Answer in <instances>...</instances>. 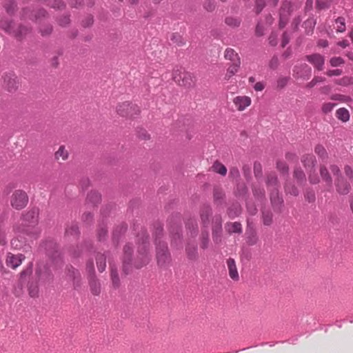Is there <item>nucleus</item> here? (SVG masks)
Instances as JSON below:
<instances>
[{
  "label": "nucleus",
  "instance_id": "f257e3e1",
  "mask_svg": "<svg viewBox=\"0 0 353 353\" xmlns=\"http://www.w3.org/2000/svg\"><path fill=\"white\" fill-rule=\"evenodd\" d=\"M39 210L32 208L23 214L21 233L30 237H36L40 230L36 225L38 223Z\"/></svg>",
  "mask_w": 353,
  "mask_h": 353
},
{
  "label": "nucleus",
  "instance_id": "f03ea898",
  "mask_svg": "<svg viewBox=\"0 0 353 353\" xmlns=\"http://www.w3.org/2000/svg\"><path fill=\"white\" fill-rule=\"evenodd\" d=\"M137 244H138V257L140 259V263L135 262V266L137 268H141L143 265L148 264L150 260L149 255V242L148 235L145 230H141V232L137 235Z\"/></svg>",
  "mask_w": 353,
  "mask_h": 353
},
{
  "label": "nucleus",
  "instance_id": "7ed1b4c3",
  "mask_svg": "<svg viewBox=\"0 0 353 353\" xmlns=\"http://www.w3.org/2000/svg\"><path fill=\"white\" fill-rule=\"evenodd\" d=\"M172 79L179 85L188 88L193 87L195 84L194 75L179 66L174 68Z\"/></svg>",
  "mask_w": 353,
  "mask_h": 353
},
{
  "label": "nucleus",
  "instance_id": "20e7f679",
  "mask_svg": "<svg viewBox=\"0 0 353 353\" xmlns=\"http://www.w3.org/2000/svg\"><path fill=\"white\" fill-rule=\"evenodd\" d=\"M28 201L29 197L27 192L21 189L14 190L10 199V205L17 210L26 208Z\"/></svg>",
  "mask_w": 353,
  "mask_h": 353
},
{
  "label": "nucleus",
  "instance_id": "39448f33",
  "mask_svg": "<svg viewBox=\"0 0 353 353\" xmlns=\"http://www.w3.org/2000/svg\"><path fill=\"white\" fill-rule=\"evenodd\" d=\"M156 245L158 265L161 267L165 266L170 261V254L168 252L167 245L163 241L157 242L156 239Z\"/></svg>",
  "mask_w": 353,
  "mask_h": 353
},
{
  "label": "nucleus",
  "instance_id": "423d86ee",
  "mask_svg": "<svg viewBox=\"0 0 353 353\" xmlns=\"http://www.w3.org/2000/svg\"><path fill=\"white\" fill-rule=\"evenodd\" d=\"M86 270L89 273V283L90 290L94 295H99L101 292V285L94 275V265L92 260H89L86 263Z\"/></svg>",
  "mask_w": 353,
  "mask_h": 353
},
{
  "label": "nucleus",
  "instance_id": "0eeeda50",
  "mask_svg": "<svg viewBox=\"0 0 353 353\" xmlns=\"http://www.w3.org/2000/svg\"><path fill=\"white\" fill-rule=\"evenodd\" d=\"M117 112L123 117H133L139 114V108L136 105L125 101L117 106Z\"/></svg>",
  "mask_w": 353,
  "mask_h": 353
},
{
  "label": "nucleus",
  "instance_id": "6e6552de",
  "mask_svg": "<svg viewBox=\"0 0 353 353\" xmlns=\"http://www.w3.org/2000/svg\"><path fill=\"white\" fill-rule=\"evenodd\" d=\"M306 60L310 63L318 71H321L324 68L325 57L319 53H314L305 56Z\"/></svg>",
  "mask_w": 353,
  "mask_h": 353
},
{
  "label": "nucleus",
  "instance_id": "1a4fd4ad",
  "mask_svg": "<svg viewBox=\"0 0 353 353\" xmlns=\"http://www.w3.org/2000/svg\"><path fill=\"white\" fill-rule=\"evenodd\" d=\"M132 254V249L130 244H126L123 248V271L125 274H128L132 269L131 257Z\"/></svg>",
  "mask_w": 353,
  "mask_h": 353
},
{
  "label": "nucleus",
  "instance_id": "9d476101",
  "mask_svg": "<svg viewBox=\"0 0 353 353\" xmlns=\"http://www.w3.org/2000/svg\"><path fill=\"white\" fill-rule=\"evenodd\" d=\"M25 259V256L22 254H14L12 253H8L6 263L8 267L12 269H16L19 267L22 261Z\"/></svg>",
  "mask_w": 353,
  "mask_h": 353
},
{
  "label": "nucleus",
  "instance_id": "9b49d317",
  "mask_svg": "<svg viewBox=\"0 0 353 353\" xmlns=\"http://www.w3.org/2000/svg\"><path fill=\"white\" fill-rule=\"evenodd\" d=\"M294 76L297 79H308L311 74V68L305 63L296 65L293 70Z\"/></svg>",
  "mask_w": 353,
  "mask_h": 353
},
{
  "label": "nucleus",
  "instance_id": "f8f14e48",
  "mask_svg": "<svg viewBox=\"0 0 353 353\" xmlns=\"http://www.w3.org/2000/svg\"><path fill=\"white\" fill-rule=\"evenodd\" d=\"M233 103L239 111H243L251 105V98L248 96H237L233 99Z\"/></svg>",
  "mask_w": 353,
  "mask_h": 353
},
{
  "label": "nucleus",
  "instance_id": "ddd939ff",
  "mask_svg": "<svg viewBox=\"0 0 353 353\" xmlns=\"http://www.w3.org/2000/svg\"><path fill=\"white\" fill-rule=\"evenodd\" d=\"M67 276L73 282L74 289H77L81 285V276L79 271L75 268L71 267L68 268Z\"/></svg>",
  "mask_w": 353,
  "mask_h": 353
},
{
  "label": "nucleus",
  "instance_id": "4468645a",
  "mask_svg": "<svg viewBox=\"0 0 353 353\" xmlns=\"http://www.w3.org/2000/svg\"><path fill=\"white\" fill-rule=\"evenodd\" d=\"M110 253H101L98 252L95 254V260L97 267L100 272H103L106 268V259L109 256Z\"/></svg>",
  "mask_w": 353,
  "mask_h": 353
},
{
  "label": "nucleus",
  "instance_id": "2eb2a0df",
  "mask_svg": "<svg viewBox=\"0 0 353 353\" xmlns=\"http://www.w3.org/2000/svg\"><path fill=\"white\" fill-rule=\"evenodd\" d=\"M212 214V209L208 205H203L201 209L200 216L201 223L204 227H208L210 223V216Z\"/></svg>",
  "mask_w": 353,
  "mask_h": 353
},
{
  "label": "nucleus",
  "instance_id": "dca6fc26",
  "mask_svg": "<svg viewBox=\"0 0 353 353\" xmlns=\"http://www.w3.org/2000/svg\"><path fill=\"white\" fill-rule=\"evenodd\" d=\"M270 201L274 208H279L283 204V200L280 196L278 188L270 189Z\"/></svg>",
  "mask_w": 353,
  "mask_h": 353
},
{
  "label": "nucleus",
  "instance_id": "f3484780",
  "mask_svg": "<svg viewBox=\"0 0 353 353\" xmlns=\"http://www.w3.org/2000/svg\"><path fill=\"white\" fill-rule=\"evenodd\" d=\"M227 265L230 277L234 281H238L239 279V276L235 261L231 258L228 259L227 260Z\"/></svg>",
  "mask_w": 353,
  "mask_h": 353
},
{
  "label": "nucleus",
  "instance_id": "a211bd4d",
  "mask_svg": "<svg viewBox=\"0 0 353 353\" xmlns=\"http://www.w3.org/2000/svg\"><path fill=\"white\" fill-rule=\"evenodd\" d=\"M301 162L306 170L313 169L316 165L315 157L312 154H304L301 157Z\"/></svg>",
  "mask_w": 353,
  "mask_h": 353
},
{
  "label": "nucleus",
  "instance_id": "6ab92c4d",
  "mask_svg": "<svg viewBox=\"0 0 353 353\" xmlns=\"http://www.w3.org/2000/svg\"><path fill=\"white\" fill-rule=\"evenodd\" d=\"M336 186L337 192L341 194H347L350 192V185L341 176L337 178Z\"/></svg>",
  "mask_w": 353,
  "mask_h": 353
},
{
  "label": "nucleus",
  "instance_id": "aec40b11",
  "mask_svg": "<svg viewBox=\"0 0 353 353\" xmlns=\"http://www.w3.org/2000/svg\"><path fill=\"white\" fill-rule=\"evenodd\" d=\"M224 57L230 63H241V58L238 53L232 48H228L224 52Z\"/></svg>",
  "mask_w": 353,
  "mask_h": 353
},
{
  "label": "nucleus",
  "instance_id": "412c9836",
  "mask_svg": "<svg viewBox=\"0 0 353 353\" xmlns=\"http://www.w3.org/2000/svg\"><path fill=\"white\" fill-rule=\"evenodd\" d=\"M185 252L188 259L192 261L197 259V245L195 243H188L185 248Z\"/></svg>",
  "mask_w": 353,
  "mask_h": 353
},
{
  "label": "nucleus",
  "instance_id": "4be33fe9",
  "mask_svg": "<svg viewBox=\"0 0 353 353\" xmlns=\"http://www.w3.org/2000/svg\"><path fill=\"white\" fill-rule=\"evenodd\" d=\"M288 3H283L280 9L279 28H283L288 21V18L285 17V8H289Z\"/></svg>",
  "mask_w": 353,
  "mask_h": 353
},
{
  "label": "nucleus",
  "instance_id": "5701e85b",
  "mask_svg": "<svg viewBox=\"0 0 353 353\" xmlns=\"http://www.w3.org/2000/svg\"><path fill=\"white\" fill-rule=\"evenodd\" d=\"M241 63H230L227 69L225 74V79H230L232 77L235 75L239 70L241 67Z\"/></svg>",
  "mask_w": 353,
  "mask_h": 353
},
{
  "label": "nucleus",
  "instance_id": "b1692460",
  "mask_svg": "<svg viewBox=\"0 0 353 353\" xmlns=\"http://www.w3.org/2000/svg\"><path fill=\"white\" fill-rule=\"evenodd\" d=\"M110 276L112 280V286L114 288H118L120 285V279L119 277V274L117 270V268L112 265V263L110 262Z\"/></svg>",
  "mask_w": 353,
  "mask_h": 353
},
{
  "label": "nucleus",
  "instance_id": "393cba45",
  "mask_svg": "<svg viewBox=\"0 0 353 353\" xmlns=\"http://www.w3.org/2000/svg\"><path fill=\"white\" fill-rule=\"evenodd\" d=\"M79 227L76 223H72L65 228V235L67 236H72L75 239L79 236Z\"/></svg>",
  "mask_w": 353,
  "mask_h": 353
},
{
  "label": "nucleus",
  "instance_id": "a878e982",
  "mask_svg": "<svg viewBox=\"0 0 353 353\" xmlns=\"http://www.w3.org/2000/svg\"><path fill=\"white\" fill-rule=\"evenodd\" d=\"M266 185L270 190L279 188V181L275 173H270L267 175Z\"/></svg>",
  "mask_w": 353,
  "mask_h": 353
},
{
  "label": "nucleus",
  "instance_id": "bb28decb",
  "mask_svg": "<svg viewBox=\"0 0 353 353\" xmlns=\"http://www.w3.org/2000/svg\"><path fill=\"white\" fill-rule=\"evenodd\" d=\"M320 174L323 181H324L328 186L331 187L332 184V179L325 165L321 166Z\"/></svg>",
  "mask_w": 353,
  "mask_h": 353
},
{
  "label": "nucleus",
  "instance_id": "cd10ccee",
  "mask_svg": "<svg viewBox=\"0 0 353 353\" xmlns=\"http://www.w3.org/2000/svg\"><path fill=\"white\" fill-rule=\"evenodd\" d=\"M211 169L213 172L218 173L221 176H225L227 173L226 167L218 161H216L213 163L212 166L211 167Z\"/></svg>",
  "mask_w": 353,
  "mask_h": 353
},
{
  "label": "nucleus",
  "instance_id": "c85d7f7f",
  "mask_svg": "<svg viewBox=\"0 0 353 353\" xmlns=\"http://www.w3.org/2000/svg\"><path fill=\"white\" fill-rule=\"evenodd\" d=\"M101 201V195L96 191H91L87 196V203L97 205Z\"/></svg>",
  "mask_w": 353,
  "mask_h": 353
},
{
  "label": "nucleus",
  "instance_id": "c756f323",
  "mask_svg": "<svg viewBox=\"0 0 353 353\" xmlns=\"http://www.w3.org/2000/svg\"><path fill=\"white\" fill-rule=\"evenodd\" d=\"M293 176L299 184L301 185L305 183V174L301 168H296L294 169Z\"/></svg>",
  "mask_w": 353,
  "mask_h": 353
},
{
  "label": "nucleus",
  "instance_id": "7c9ffc66",
  "mask_svg": "<svg viewBox=\"0 0 353 353\" xmlns=\"http://www.w3.org/2000/svg\"><path fill=\"white\" fill-rule=\"evenodd\" d=\"M68 152L66 150L64 145H61L58 150L54 154V158L57 160L61 159L63 161H65L68 158Z\"/></svg>",
  "mask_w": 353,
  "mask_h": 353
},
{
  "label": "nucleus",
  "instance_id": "2f4dec72",
  "mask_svg": "<svg viewBox=\"0 0 353 353\" xmlns=\"http://www.w3.org/2000/svg\"><path fill=\"white\" fill-rule=\"evenodd\" d=\"M285 191L286 194L294 196H296L299 194L297 188L291 182H288L285 185Z\"/></svg>",
  "mask_w": 353,
  "mask_h": 353
},
{
  "label": "nucleus",
  "instance_id": "473e14b6",
  "mask_svg": "<svg viewBox=\"0 0 353 353\" xmlns=\"http://www.w3.org/2000/svg\"><path fill=\"white\" fill-rule=\"evenodd\" d=\"M336 117L343 122L350 119V114L347 109L344 108H339L336 110Z\"/></svg>",
  "mask_w": 353,
  "mask_h": 353
},
{
  "label": "nucleus",
  "instance_id": "72a5a7b5",
  "mask_svg": "<svg viewBox=\"0 0 353 353\" xmlns=\"http://www.w3.org/2000/svg\"><path fill=\"white\" fill-rule=\"evenodd\" d=\"M228 213L230 218H234L241 213V208L239 204H234L229 208Z\"/></svg>",
  "mask_w": 353,
  "mask_h": 353
},
{
  "label": "nucleus",
  "instance_id": "f704fd0d",
  "mask_svg": "<svg viewBox=\"0 0 353 353\" xmlns=\"http://www.w3.org/2000/svg\"><path fill=\"white\" fill-rule=\"evenodd\" d=\"M225 23L232 28H237L240 26L241 20L239 18L228 17L225 19Z\"/></svg>",
  "mask_w": 353,
  "mask_h": 353
},
{
  "label": "nucleus",
  "instance_id": "c9c22d12",
  "mask_svg": "<svg viewBox=\"0 0 353 353\" xmlns=\"http://www.w3.org/2000/svg\"><path fill=\"white\" fill-rule=\"evenodd\" d=\"M335 83L342 86H347L353 85V77H343L341 79H336Z\"/></svg>",
  "mask_w": 353,
  "mask_h": 353
},
{
  "label": "nucleus",
  "instance_id": "e433bc0d",
  "mask_svg": "<svg viewBox=\"0 0 353 353\" xmlns=\"http://www.w3.org/2000/svg\"><path fill=\"white\" fill-rule=\"evenodd\" d=\"M227 230L230 233H241L242 232L241 225L239 222H234L228 224Z\"/></svg>",
  "mask_w": 353,
  "mask_h": 353
},
{
  "label": "nucleus",
  "instance_id": "4c0bfd02",
  "mask_svg": "<svg viewBox=\"0 0 353 353\" xmlns=\"http://www.w3.org/2000/svg\"><path fill=\"white\" fill-rule=\"evenodd\" d=\"M314 152L322 159H327V152L322 145H317L314 148Z\"/></svg>",
  "mask_w": 353,
  "mask_h": 353
},
{
  "label": "nucleus",
  "instance_id": "58836bf2",
  "mask_svg": "<svg viewBox=\"0 0 353 353\" xmlns=\"http://www.w3.org/2000/svg\"><path fill=\"white\" fill-rule=\"evenodd\" d=\"M308 174V179L311 184H317L319 182V177L315 172L314 168L306 170Z\"/></svg>",
  "mask_w": 353,
  "mask_h": 353
},
{
  "label": "nucleus",
  "instance_id": "ea45409f",
  "mask_svg": "<svg viewBox=\"0 0 353 353\" xmlns=\"http://www.w3.org/2000/svg\"><path fill=\"white\" fill-rule=\"evenodd\" d=\"M5 82L9 92H13L18 88V83L15 79L8 78V79H5Z\"/></svg>",
  "mask_w": 353,
  "mask_h": 353
},
{
  "label": "nucleus",
  "instance_id": "a19ab883",
  "mask_svg": "<svg viewBox=\"0 0 353 353\" xmlns=\"http://www.w3.org/2000/svg\"><path fill=\"white\" fill-rule=\"evenodd\" d=\"M216 229L213 231V239L215 242L220 241V233L221 231V221L219 218L216 219Z\"/></svg>",
  "mask_w": 353,
  "mask_h": 353
},
{
  "label": "nucleus",
  "instance_id": "79ce46f5",
  "mask_svg": "<svg viewBox=\"0 0 353 353\" xmlns=\"http://www.w3.org/2000/svg\"><path fill=\"white\" fill-rule=\"evenodd\" d=\"M335 23L336 25V32H343L345 31V20L343 17H338L335 20Z\"/></svg>",
  "mask_w": 353,
  "mask_h": 353
},
{
  "label": "nucleus",
  "instance_id": "37998d69",
  "mask_svg": "<svg viewBox=\"0 0 353 353\" xmlns=\"http://www.w3.org/2000/svg\"><path fill=\"white\" fill-rule=\"evenodd\" d=\"M262 218L263 224L270 225L272 223V214L270 211H263Z\"/></svg>",
  "mask_w": 353,
  "mask_h": 353
},
{
  "label": "nucleus",
  "instance_id": "c03bdc74",
  "mask_svg": "<svg viewBox=\"0 0 353 353\" xmlns=\"http://www.w3.org/2000/svg\"><path fill=\"white\" fill-rule=\"evenodd\" d=\"M4 8L8 14H12L15 11L16 3L12 0H8L4 5Z\"/></svg>",
  "mask_w": 353,
  "mask_h": 353
},
{
  "label": "nucleus",
  "instance_id": "a18cd8bd",
  "mask_svg": "<svg viewBox=\"0 0 353 353\" xmlns=\"http://www.w3.org/2000/svg\"><path fill=\"white\" fill-rule=\"evenodd\" d=\"M247 233L248 234L247 237V243L250 245L256 244L257 241V237L255 232L252 230H250V231L248 230Z\"/></svg>",
  "mask_w": 353,
  "mask_h": 353
},
{
  "label": "nucleus",
  "instance_id": "49530a36",
  "mask_svg": "<svg viewBox=\"0 0 353 353\" xmlns=\"http://www.w3.org/2000/svg\"><path fill=\"white\" fill-rule=\"evenodd\" d=\"M325 81V79L323 77L316 76L311 81L307 83L305 85L307 88H312L314 87L317 83H323Z\"/></svg>",
  "mask_w": 353,
  "mask_h": 353
},
{
  "label": "nucleus",
  "instance_id": "de8ad7c7",
  "mask_svg": "<svg viewBox=\"0 0 353 353\" xmlns=\"http://www.w3.org/2000/svg\"><path fill=\"white\" fill-rule=\"evenodd\" d=\"M332 3V0H317L316 8L319 10L328 8Z\"/></svg>",
  "mask_w": 353,
  "mask_h": 353
},
{
  "label": "nucleus",
  "instance_id": "09e8293b",
  "mask_svg": "<svg viewBox=\"0 0 353 353\" xmlns=\"http://www.w3.org/2000/svg\"><path fill=\"white\" fill-rule=\"evenodd\" d=\"M345 61L340 57H334L330 59V63L332 67H337L344 64Z\"/></svg>",
  "mask_w": 353,
  "mask_h": 353
},
{
  "label": "nucleus",
  "instance_id": "8fccbe9b",
  "mask_svg": "<svg viewBox=\"0 0 353 353\" xmlns=\"http://www.w3.org/2000/svg\"><path fill=\"white\" fill-rule=\"evenodd\" d=\"M265 6V0H256L255 1V6L254 11L256 14H259Z\"/></svg>",
  "mask_w": 353,
  "mask_h": 353
},
{
  "label": "nucleus",
  "instance_id": "3c124183",
  "mask_svg": "<svg viewBox=\"0 0 353 353\" xmlns=\"http://www.w3.org/2000/svg\"><path fill=\"white\" fill-rule=\"evenodd\" d=\"M29 294L31 297H37L39 294V287L37 284H30L28 287Z\"/></svg>",
  "mask_w": 353,
  "mask_h": 353
},
{
  "label": "nucleus",
  "instance_id": "603ef678",
  "mask_svg": "<svg viewBox=\"0 0 353 353\" xmlns=\"http://www.w3.org/2000/svg\"><path fill=\"white\" fill-rule=\"evenodd\" d=\"M276 168L282 173H288L289 168L288 165L281 161H279L276 163Z\"/></svg>",
  "mask_w": 353,
  "mask_h": 353
},
{
  "label": "nucleus",
  "instance_id": "864d4df0",
  "mask_svg": "<svg viewBox=\"0 0 353 353\" xmlns=\"http://www.w3.org/2000/svg\"><path fill=\"white\" fill-rule=\"evenodd\" d=\"M48 4L54 9H61L65 7V4L61 0L49 1Z\"/></svg>",
  "mask_w": 353,
  "mask_h": 353
},
{
  "label": "nucleus",
  "instance_id": "5fc2aeb1",
  "mask_svg": "<svg viewBox=\"0 0 353 353\" xmlns=\"http://www.w3.org/2000/svg\"><path fill=\"white\" fill-rule=\"evenodd\" d=\"M253 193L254 196L259 199H263L265 196V190L263 188L254 187Z\"/></svg>",
  "mask_w": 353,
  "mask_h": 353
},
{
  "label": "nucleus",
  "instance_id": "6e6d98bb",
  "mask_svg": "<svg viewBox=\"0 0 353 353\" xmlns=\"http://www.w3.org/2000/svg\"><path fill=\"white\" fill-rule=\"evenodd\" d=\"M229 176L233 179L237 180L240 177V172L236 167H232L230 169Z\"/></svg>",
  "mask_w": 353,
  "mask_h": 353
},
{
  "label": "nucleus",
  "instance_id": "4d7b16f0",
  "mask_svg": "<svg viewBox=\"0 0 353 353\" xmlns=\"http://www.w3.org/2000/svg\"><path fill=\"white\" fill-rule=\"evenodd\" d=\"M262 166L259 163H254V173L256 178H260L262 176Z\"/></svg>",
  "mask_w": 353,
  "mask_h": 353
},
{
  "label": "nucleus",
  "instance_id": "13d9d810",
  "mask_svg": "<svg viewBox=\"0 0 353 353\" xmlns=\"http://www.w3.org/2000/svg\"><path fill=\"white\" fill-rule=\"evenodd\" d=\"M209 238L208 233H203L201 236V248L203 250L208 247Z\"/></svg>",
  "mask_w": 353,
  "mask_h": 353
},
{
  "label": "nucleus",
  "instance_id": "bf43d9fd",
  "mask_svg": "<svg viewBox=\"0 0 353 353\" xmlns=\"http://www.w3.org/2000/svg\"><path fill=\"white\" fill-rule=\"evenodd\" d=\"M290 77H282L277 80V88H283L288 83Z\"/></svg>",
  "mask_w": 353,
  "mask_h": 353
},
{
  "label": "nucleus",
  "instance_id": "052dcab7",
  "mask_svg": "<svg viewBox=\"0 0 353 353\" xmlns=\"http://www.w3.org/2000/svg\"><path fill=\"white\" fill-rule=\"evenodd\" d=\"M30 31V28L27 26H20L17 31V34L19 37H22L28 34Z\"/></svg>",
  "mask_w": 353,
  "mask_h": 353
},
{
  "label": "nucleus",
  "instance_id": "680f3d73",
  "mask_svg": "<svg viewBox=\"0 0 353 353\" xmlns=\"http://www.w3.org/2000/svg\"><path fill=\"white\" fill-rule=\"evenodd\" d=\"M223 196L224 194L222 191L217 189L214 190V199L215 202L221 203V200L223 199Z\"/></svg>",
  "mask_w": 353,
  "mask_h": 353
},
{
  "label": "nucleus",
  "instance_id": "e2e57ef3",
  "mask_svg": "<svg viewBox=\"0 0 353 353\" xmlns=\"http://www.w3.org/2000/svg\"><path fill=\"white\" fill-rule=\"evenodd\" d=\"M107 234V229L105 226H101L99 228L97 236L99 241H102Z\"/></svg>",
  "mask_w": 353,
  "mask_h": 353
},
{
  "label": "nucleus",
  "instance_id": "0e129e2a",
  "mask_svg": "<svg viewBox=\"0 0 353 353\" xmlns=\"http://www.w3.org/2000/svg\"><path fill=\"white\" fill-rule=\"evenodd\" d=\"M334 106H335L334 103H325L322 106V111L325 114H327V113L330 112L332 110V109L334 108Z\"/></svg>",
  "mask_w": 353,
  "mask_h": 353
},
{
  "label": "nucleus",
  "instance_id": "69168bd1",
  "mask_svg": "<svg viewBox=\"0 0 353 353\" xmlns=\"http://www.w3.org/2000/svg\"><path fill=\"white\" fill-rule=\"evenodd\" d=\"M343 73L342 70L341 69H334V70H328L325 74L328 77H333V76H340Z\"/></svg>",
  "mask_w": 353,
  "mask_h": 353
},
{
  "label": "nucleus",
  "instance_id": "338daca9",
  "mask_svg": "<svg viewBox=\"0 0 353 353\" xmlns=\"http://www.w3.org/2000/svg\"><path fill=\"white\" fill-rule=\"evenodd\" d=\"M305 198L309 203H312L315 201V194L313 191H307Z\"/></svg>",
  "mask_w": 353,
  "mask_h": 353
},
{
  "label": "nucleus",
  "instance_id": "774afa93",
  "mask_svg": "<svg viewBox=\"0 0 353 353\" xmlns=\"http://www.w3.org/2000/svg\"><path fill=\"white\" fill-rule=\"evenodd\" d=\"M32 272V265L30 264L26 270L21 272V278L23 279L26 276H30Z\"/></svg>",
  "mask_w": 353,
  "mask_h": 353
}]
</instances>
